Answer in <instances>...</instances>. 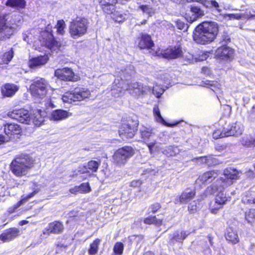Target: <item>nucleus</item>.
<instances>
[{
  "label": "nucleus",
  "mask_w": 255,
  "mask_h": 255,
  "mask_svg": "<svg viewBox=\"0 0 255 255\" xmlns=\"http://www.w3.org/2000/svg\"><path fill=\"white\" fill-rule=\"evenodd\" d=\"M9 141V137L6 135H4L0 134V145Z\"/></svg>",
  "instance_id": "nucleus-61"
},
{
  "label": "nucleus",
  "mask_w": 255,
  "mask_h": 255,
  "mask_svg": "<svg viewBox=\"0 0 255 255\" xmlns=\"http://www.w3.org/2000/svg\"><path fill=\"white\" fill-rule=\"evenodd\" d=\"M72 114L63 110H56L53 111L50 116V120L54 121H60L72 116Z\"/></svg>",
  "instance_id": "nucleus-18"
},
{
  "label": "nucleus",
  "mask_w": 255,
  "mask_h": 255,
  "mask_svg": "<svg viewBox=\"0 0 255 255\" xmlns=\"http://www.w3.org/2000/svg\"><path fill=\"white\" fill-rule=\"evenodd\" d=\"M246 219L249 223H252L255 219V209H253L250 210V211L246 214Z\"/></svg>",
  "instance_id": "nucleus-47"
},
{
  "label": "nucleus",
  "mask_w": 255,
  "mask_h": 255,
  "mask_svg": "<svg viewBox=\"0 0 255 255\" xmlns=\"http://www.w3.org/2000/svg\"><path fill=\"white\" fill-rule=\"evenodd\" d=\"M232 111L231 107L228 105H224V116H229Z\"/></svg>",
  "instance_id": "nucleus-59"
},
{
  "label": "nucleus",
  "mask_w": 255,
  "mask_h": 255,
  "mask_svg": "<svg viewBox=\"0 0 255 255\" xmlns=\"http://www.w3.org/2000/svg\"><path fill=\"white\" fill-rule=\"evenodd\" d=\"M136 130V124L132 125L129 123L124 124L120 130V133L121 136H125L127 138H132L134 136Z\"/></svg>",
  "instance_id": "nucleus-13"
},
{
  "label": "nucleus",
  "mask_w": 255,
  "mask_h": 255,
  "mask_svg": "<svg viewBox=\"0 0 255 255\" xmlns=\"http://www.w3.org/2000/svg\"><path fill=\"white\" fill-rule=\"evenodd\" d=\"M153 112L154 114V115L155 116L157 122L162 123L164 125L167 126H172V125L168 124L166 123V122L164 120V119L162 118L160 115V113L159 111V109L158 107H155L154 108Z\"/></svg>",
  "instance_id": "nucleus-38"
},
{
  "label": "nucleus",
  "mask_w": 255,
  "mask_h": 255,
  "mask_svg": "<svg viewBox=\"0 0 255 255\" xmlns=\"http://www.w3.org/2000/svg\"><path fill=\"white\" fill-rule=\"evenodd\" d=\"M242 144L247 146H255V138L251 136L247 135L242 138L241 140Z\"/></svg>",
  "instance_id": "nucleus-34"
},
{
  "label": "nucleus",
  "mask_w": 255,
  "mask_h": 255,
  "mask_svg": "<svg viewBox=\"0 0 255 255\" xmlns=\"http://www.w3.org/2000/svg\"><path fill=\"white\" fill-rule=\"evenodd\" d=\"M117 0H99L100 5H105L109 4V3H117Z\"/></svg>",
  "instance_id": "nucleus-55"
},
{
  "label": "nucleus",
  "mask_w": 255,
  "mask_h": 255,
  "mask_svg": "<svg viewBox=\"0 0 255 255\" xmlns=\"http://www.w3.org/2000/svg\"><path fill=\"white\" fill-rule=\"evenodd\" d=\"M143 13L147 14L148 16H151L155 12L154 9L148 5H141L139 6Z\"/></svg>",
  "instance_id": "nucleus-39"
},
{
  "label": "nucleus",
  "mask_w": 255,
  "mask_h": 255,
  "mask_svg": "<svg viewBox=\"0 0 255 255\" xmlns=\"http://www.w3.org/2000/svg\"><path fill=\"white\" fill-rule=\"evenodd\" d=\"M124 246L121 242H117L115 244L114 247V255H122L123 253Z\"/></svg>",
  "instance_id": "nucleus-42"
},
{
  "label": "nucleus",
  "mask_w": 255,
  "mask_h": 255,
  "mask_svg": "<svg viewBox=\"0 0 255 255\" xmlns=\"http://www.w3.org/2000/svg\"><path fill=\"white\" fill-rule=\"evenodd\" d=\"M78 173H74L71 177H74L75 176H77L79 174H89V176H90L89 171L88 170L86 166H84L83 167H81L79 168L78 170Z\"/></svg>",
  "instance_id": "nucleus-52"
},
{
  "label": "nucleus",
  "mask_w": 255,
  "mask_h": 255,
  "mask_svg": "<svg viewBox=\"0 0 255 255\" xmlns=\"http://www.w3.org/2000/svg\"><path fill=\"white\" fill-rule=\"evenodd\" d=\"M143 222L146 224H153L157 226H160L162 225V220L157 219L156 216H150L145 218L143 220Z\"/></svg>",
  "instance_id": "nucleus-31"
},
{
  "label": "nucleus",
  "mask_w": 255,
  "mask_h": 255,
  "mask_svg": "<svg viewBox=\"0 0 255 255\" xmlns=\"http://www.w3.org/2000/svg\"><path fill=\"white\" fill-rule=\"evenodd\" d=\"M113 18L116 22L119 23L122 22L124 21H125L126 19V15L117 12L116 13L114 14Z\"/></svg>",
  "instance_id": "nucleus-50"
},
{
  "label": "nucleus",
  "mask_w": 255,
  "mask_h": 255,
  "mask_svg": "<svg viewBox=\"0 0 255 255\" xmlns=\"http://www.w3.org/2000/svg\"><path fill=\"white\" fill-rule=\"evenodd\" d=\"M19 230L16 228L9 229L0 235V240L3 242H8L18 235Z\"/></svg>",
  "instance_id": "nucleus-19"
},
{
  "label": "nucleus",
  "mask_w": 255,
  "mask_h": 255,
  "mask_svg": "<svg viewBox=\"0 0 255 255\" xmlns=\"http://www.w3.org/2000/svg\"><path fill=\"white\" fill-rule=\"evenodd\" d=\"M235 56L234 50L228 46L224 45V61H232Z\"/></svg>",
  "instance_id": "nucleus-30"
},
{
  "label": "nucleus",
  "mask_w": 255,
  "mask_h": 255,
  "mask_svg": "<svg viewBox=\"0 0 255 255\" xmlns=\"http://www.w3.org/2000/svg\"><path fill=\"white\" fill-rule=\"evenodd\" d=\"M134 153V149L130 146H124L119 148L113 155L114 162L120 166H123Z\"/></svg>",
  "instance_id": "nucleus-5"
},
{
  "label": "nucleus",
  "mask_w": 255,
  "mask_h": 255,
  "mask_svg": "<svg viewBox=\"0 0 255 255\" xmlns=\"http://www.w3.org/2000/svg\"><path fill=\"white\" fill-rule=\"evenodd\" d=\"M100 165V162L95 160H91L87 163V168L93 172H96Z\"/></svg>",
  "instance_id": "nucleus-43"
},
{
  "label": "nucleus",
  "mask_w": 255,
  "mask_h": 255,
  "mask_svg": "<svg viewBox=\"0 0 255 255\" xmlns=\"http://www.w3.org/2000/svg\"><path fill=\"white\" fill-rule=\"evenodd\" d=\"M18 87L13 84H6L1 88V93L3 96L10 97L18 90Z\"/></svg>",
  "instance_id": "nucleus-20"
},
{
  "label": "nucleus",
  "mask_w": 255,
  "mask_h": 255,
  "mask_svg": "<svg viewBox=\"0 0 255 255\" xmlns=\"http://www.w3.org/2000/svg\"><path fill=\"white\" fill-rule=\"evenodd\" d=\"M142 184V181L140 180H136L132 181L130 183V186L133 187H139Z\"/></svg>",
  "instance_id": "nucleus-60"
},
{
  "label": "nucleus",
  "mask_w": 255,
  "mask_h": 255,
  "mask_svg": "<svg viewBox=\"0 0 255 255\" xmlns=\"http://www.w3.org/2000/svg\"><path fill=\"white\" fill-rule=\"evenodd\" d=\"M140 134L142 138L144 140L149 139L150 137L154 135V132H153L152 129L144 128L140 131Z\"/></svg>",
  "instance_id": "nucleus-36"
},
{
  "label": "nucleus",
  "mask_w": 255,
  "mask_h": 255,
  "mask_svg": "<svg viewBox=\"0 0 255 255\" xmlns=\"http://www.w3.org/2000/svg\"><path fill=\"white\" fill-rule=\"evenodd\" d=\"M227 17L229 19H240L242 17H246L244 14H224V18H226Z\"/></svg>",
  "instance_id": "nucleus-51"
},
{
  "label": "nucleus",
  "mask_w": 255,
  "mask_h": 255,
  "mask_svg": "<svg viewBox=\"0 0 255 255\" xmlns=\"http://www.w3.org/2000/svg\"><path fill=\"white\" fill-rule=\"evenodd\" d=\"M163 153L167 156H175L179 153L178 149L177 147L173 146H169L163 151Z\"/></svg>",
  "instance_id": "nucleus-40"
},
{
  "label": "nucleus",
  "mask_w": 255,
  "mask_h": 255,
  "mask_svg": "<svg viewBox=\"0 0 255 255\" xmlns=\"http://www.w3.org/2000/svg\"><path fill=\"white\" fill-rule=\"evenodd\" d=\"M226 239L232 244H237L239 242V238L237 232L230 227L227 229Z\"/></svg>",
  "instance_id": "nucleus-25"
},
{
  "label": "nucleus",
  "mask_w": 255,
  "mask_h": 255,
  "mask_svg": "<svg viewBox=\"0 0 255 255\" xmlns=\"http://www.w3.org/2000/svg\"><path fill=\"white\" fill-rule=\"evenodd\" d=\"M34 160L29 155L21 154L17 156L10 165V170L16 176L25 175L33 167Z\"/></svg>",
  "instance_id": "nucleus-2"
},
{
  "label": "nucleus",
  "mask_w": 255,
  "mask_h": 255,
  "mask_svg": "<svg viewBox=\"0 0 255 255\" xmlns=\"http://www.w3.org/2000/svg\"><path fill=\"white\" fill-rule=\"evenodd\" d=\"M127 86V90L133 97L146 94L147 92L151 91L150 87L138 82L130 83Z\"/></svg>",
  "instance_id": "nucleus-8"
},
{
  "label": "nucleus",
  "mask_w": 255,
  "mask_h": 255,
  "mask_svg": "<svg viewBox=\"0 0 255 255\" xmlns=\"http://www.w3.org/2000/svg\"><path fill=\"white\" fill-rule=\"evenodd\" d=\"M215 57L218 59H222L223 57V47L221 46L215 52Z\"/></svg>",
  "instance_id": "nucleus-54"
},
{
  "label": "nucleus",
  "mask_w": 255,
  "mask_h": 255,
  "mask_svg": "<svg viewBox=\"0 0 255 255\" xmlns=\"http://www.w3.org/2000/svg\"><path fill=\"white\" fill-rule=\"evenodd\" d=\"M196 159L198 160V162H200L201 163H206L208 166H211L212 163V161L213 160V158L210 156H203L199 157L196 158L194 159L193 160Z\"/></svg>",
  "instance_id": "nucleus-41"
},
{
  "label": "nucleus",
  "mask_w": 255,
  "mask_h": 255,
  "mask_svg": "<svg viewBox=\"0 0 255 255\" xmlns=\"http://www.w3.org/2000/svg\"><path fill=\"white\" fill-rule=\"evenodd\" d=\"M218 31L219 26L216 22H203L195 28L193 39L198 44H209L214 40Z\"/></svg>",
  "instance_id": "nucleus-1"
},
{
  "label": "nucleus",
  "mask_w": 255,
  "mask_h": 255,
  "mask_svg": "<svg viewBox=\"0 0 255 255\" xmlns=\"http://www.w3.org/2000/svg\"><path fill=\"white\" fill-rule=\"evenodd\" d=\"M7 116L12 119L26 124H29L31 119L29 111L24 109L8 112Z\"/></svg>",
  "instance_id": "nucleus-7"
},
{
  "label": "nucleus",
  "mask_w": 255,
  "mask_h": 255,
  "mask_svg": "<svg viewBox=\"0 0 255 255\" xmlns=\"http://www.w3.org/2000/svg\"><path fill=\"white\" fill-rule=\"evenodd\" d=\"M4 131L5 135L9 137L10 141L19 138V136L22 132L21 127L16 124L5 125Z\"/></svg>",
  "instance_id": "nucleus-9"
},
{
  "label": "nucleus",
  "mask_w": 255,
  "mask_h": 255,
  "mask_svg": "<svg viewBox=\"0 0 255 255\" xmlns=\"http://www.w3.org/2000/svg\"><path fill=\"white\" fill-rule=\"evenodd\" d=\"M241 173L240 171L232 168H227L224 170V184L227 185L232 184L234 180L238 179L239 174Z\"/></svg>",
  "instance_id": "nucleus-12"
},
{
  "label": "nucleus",
  "mask_w": 255,
  "mask_h": 255,
  "mask_svg": "<svg viewBox=\"0 0 255 255\" xmlns=\"http://www.w3.org/2000/svg\"><path fill=\"white\" fill-rule=\"evenodd\" d=\"M7 16H0V38H9L12 34L13 30L11 26L8 25L7 23Z\"/></svg>",
  "instance_id": "nucleus-10"
},
{
  "label": "nucleus",
  "mask_w": 255,
  "mask_h": 255,
  "mask_svg": "<svg viewBox=\"0 0 255 255\" xmlns=\"http://www.w3.org/2000/svg\"><path fill=\"white\" fill-rule=\"evenodd\" d=\"M154 45L153 42L149 35L142 34L140 37L138 46L141 49H150Z\"/></svg>",
  "instance_id": "nucleus-21"
},
{
  "label": "nucleus",
  "mask_w": 255,
  "mask_h": 255,
  "mask_svg": "<svg viewBox=\"0 0 255 255\" xmlns=\"http://www.w3.org/2000/svg\"><path fill=\"white\" fill-rule=\"evenodd\" d=\"M176 24L177 28L180 30L184 29L186 26V25L184 23V22L180 20H177L176 21Z\"/></svg>",
  "instance_id": "nucleus-57"
},
{
  "label": "nucleus",
  "mask_w": 255,
  "mask_h": 255,
  "mask_svg": "<svg viewBox=\"0 0 255 255\" xmlns=\"http://www.w3.org/2000/svg\"><path fill=\"white\" fill-rule=\"evenodd\" d=\"M216 173L214 172H206L203 175L200 176L199 180L202 183H205L208 181H212L217 176V175H214Z\"/></svg>",
  "instance_id": "nucleus-33"
},
{
  "label": "nucleus",
  "mask_w": 255,
  "mask_h": 255,
  "mask_svg": "<svg viewBox=\"0 0 255 255\" xmlns=\"http://www.w3.org/2000/svg\"><path fill=\"white\" fill-rule=\"evenodd\" d=\"M6 5L16 9L23 8L26 5L25 0H7Z\"/></svg>",
  "instance_id": "nucleus-28"
},
{
  "label": "nucleus",
  "mask_w": 255,
  "mask_h": 255,
  "mask_svg": "<svg viewBox=\"0 0 255 255\" xmlns=\"http://www.w3.org/2000/svg\"><path fill=\"white\" fill-rule=\"evenodd\" d=\"M43 118L41 116V115L38 112L33 119L32 121L33 123L37 127L41 126L43 124Z\"/></svg>",
  "instance_id": "nucleus-48"
},
{
  "label": "nucleus",
  "mask_w": 255,
  "mask_h": 255,
  "mask_svg": "<svg viewBox=\"0 0 255 255\" xmlns=\"http://www.w3.org/2000/svg\"><path fill=\"white\" fill-rule=\"evenodd\" d=\"M189 234L190 233L189 232L185 231H176L171 236L170 241L172 243L174 241L182 242Z\"/></svg>",
  "instance_id": "nucleus-24"
},
{
  "label": "nucleus",
  "mask_w": 255,
  "mask_h": 255,
  "mask_svg": "<svg viewBox=\"0 0 255 255\" xmlns=\"http://www.w3.org/2000/svg\"><path fill=\"white\" fill-rule=\"evenodd\" d=\"M100 242V239H97L91 244L90 249L88 250V253L90 255H94L97 254Z\"/></svg>",
  "instance_id": "nucleus-35"
},
{
  "label": "nucleus",
  "mask_w": 255,
  "mask_h": 255,
  "mask_svg": "<svg viewBox=\"0 0 255 255\" xmlns=\"http://www.w3.org/2000/svg\"><path fill=\"white\" fill-rule=\"evenodd\" d=\"M78 187L80 193H88L91 191V188L88 183H83Z\"/></svg>",
  "instance_id": "nucleus-46"
},
{
  "label": "nucleus",
  "mask_w": 255,
  "mask_h": 255,
  "mask_svg": "<svg viewBox=\"0 0 255 255\" xmlns=\"http://www.w3.org/2000/svg\"><path fill=\"white\" fill-rule=\"evenodd\" d=\"M223 204V193L220 192L216 196L215 199V202L214 204V207L212 208L211 211L212 213L216 214L217 211L222 208Z\"/></svg>",
  "instance_id": "nucleus-27"
},
{
  "label": "nucleus",
  "mask_w": 255,
  "mask_h": 255,
  "mask_svg": "<svg viewBox=\"0 0 255 255\" xmlns=\"http://www.w3.org/2000/svg\"><path fill=\"white\" fill-rule=\"evenodd\" d=\"M156 144V141L154 140L152 142L147 143V146L148 147L149 152L151 154L153 151L155 149L154 146Z\"/></svg>",
  "instance_id": "nucleus-56"
},
{
  "label": "nucleus",
  "mask_w": 255,
  "mask_h": 255,
  "mask_svg": "<svg viewBox=\"0 0 255 255\" xmlns=\"http://www.w3.org/2000/svg\"><path fill=\"white\" fill-rule=\"evenodd\" d=\"M161 54L163 57L168 59H175L182 55V51L180 46L171 47L167 48L163 52L157 54V55Z\"/></svg>",
  "instance_id": "nucleus-11"
},
{
  "label": "nucleus",
  "mask_w": 255,
  "mask_h": 255,
  "mask_svg": "<svg viewBox=\"0 0 255 255\" xmlns=\"http://www.w3.org/2000/svg\"><path fill=\"white\" fill-rule=\"evenodd\" d=\"M55 76L60 79H62V76L63 75V69H58L55 71L54 73Z\"/></svg>",
  "instance_id": "nucleus-58"
},
{
  "label": "nucleus",
  "mask_w": 255,
  "mask_h": 255,
  "mask_svg": "<svg viewBox=\"0 0 255 255\" xmlns=\"http://www.w3.org/2000/svg\"><path fill=\"white\" fill-rule=\"evenodd\" d=\"M221 135H222V131L218 129L217 130H215L213 133V137L214 139H218L219 138H221Z\"/></svg>",
  "instance_id": "nucleus-62"
},
{
  "label": "nucleus",
  "mask_w": 255,
  "mask_h": 255,
  "mask_svg": "<svg viewBox=\"0 0 255 255\" xmlns=\"http://www.w3.org/2000/svg\"><path fill=\"white\" fill-rule=\"evenodd\" d=\"M89 25V21L84 17H77L70 22L69 26V32L71 37L77 39L84 35L87 32Z\"/></svg>",
  "instance_id": "nucleus-3"
},
{
  "label": "nucleus",
  "mask_w": 255,
  "mask_h": 255,
  "mask_svg": "<svg viewBox=\"0 0 255 255\" xmlns=\"http://www.w3.org/2000/svg\"><path fill=\"white\" fill-rule=\"evenodd\" d=\"M48 60V56L47 55H44L29 59L28 64L30 68H39L43 65H44Z\"/></svg>",
  "instance_id": "nucleus-14"
},
{
  "label": "nucleus",
  "mask_w": 255,
  "mask_h": 255,
  "mask_svg": "<svg viewBox=\"0 0 255 255\" xmlns=\"http://www.w3.org/2000/svg\"><path fill=\"white\" fill-rule=\"evenodd\" d=\"M64 229L63 224L58 221H54L50 223L47 228L43 231L44 235H49L50 234H59L62 232Z\"/></svg>",
  "instance_id": "nucleus-15"
},
{
  "label": "nucleus",
  "mask_w": 255,
  "mask_h": 255,
  "mask_svg": "<svg viewBox=\"0 0 255 255\" xmlns=\"http://www.w3.org/2000/svg\"><path fill=\"white\" fill-rule=\"evenodd\" d=\"M69 192L74 194H76L77 193H80L79 188L78 186H75L73 188H70L69 189Z\"/></svg>",
  "instance_id": "nucleus-63"
},
{
  "label": "nucleus",
  "mask_w": 255,
  "mask_h": 255,
  "mask_svg": "<svg viewBox=\"0 0 255 255\" xmlns=\"http://www.w3.org/2000/svg\"><path fill=\"white\" fill-rule=\"evenodd\" d=\"M161 208L160 204L158 203H154L150 205L149 209L150 212L152 213H155Z\"/></svg>",
  "instance_id": "nucleus-53"
},
{
  "label": "nucleus",
  "mask_w": 255,
  "mask_h": 255,
  "mask_svg": "<svg viewBox=\"0 0 255 255\" xmlns=\"http://www.w3.org/2000/svg\"><path fill=\"white\" fill-rule=\"evenodd\" d=\"M91 95L90 90L85 88L77 87L71 92H67L62 96L64 103H71L75 101H81L88 98Z\"/></svg>",
  "instance_id": "nucleus-4"
},
{
  "label": "nucleus",
  "mask_w": 255,
  "mask_h": 255,
  "mask_svg": "<svg viewBox=\"0 0 255 255\" xmlns=\"http://www.w3.org/2000/svg\"><path fill=\"white\" fill-rule=\"evenodd\" d=\"M62 80L76 81L77 78L75 77V75L72 70L68 68H63V75Z\"/></svg>",
  "instance_id": "nucleus-29"
},
{
  "label": "nucleus",
  "mask_w": 255,
  "mask_h": 255,
  "mask_svg": "<svg viewBox=\"0 0 255 255\" xmlns=\"http://www.w3.org/2000/svg\"><path fill=\"white\" fill-rule=\"evenodd\" d=\"M65 27L66 24L65 23V21L63 20H58L56 25L57 32L60 34H63L65 32L64 29Z\"/></svg>",
  "instance_id": "nucleus-44"
},
{
  "label": "nucleus",
  "mask_w": 255,
  "mask_h": 255,
  "mask_svg": "<svg viewBox=\"0 0 255 255\" xmlns=\"http://www.w3.org/2000/svg\"><path fill=\"white\" fill-rule=\"evenodd\" d=\"M152 92L157 98H158L163 93L164 90L159 86L156 85L153 87Z\"/></svg>",
  "instance_id": "nucleus-49"
},
{
  "label": "nucleus",
  "mask_w": 255,
  "mask_h": 255,
  "mask_svg": "<svg viewBox=\"0 0 255 255\" xmlns=\"http://www.w3.org/2000/svg\"><path fill=\"white\" fill-rule=\"evenodd\" d=\"M195 195V192L194 191L187 190L179 196V202L181 204H186L192 200Z\"/></svg>",
  "instance_id": "nucleus-23"
},
{
  "label": "nucleus",
  "mask_w": 255,
  "mask_h": 255,
  "mask_svg": "<svg viewBox=\"0 0 255 255\" xmlns=\"http://www.w3.org/2000/svg\"><path fill=\"white\" fill-rule=\"evenodd\" d=\"M204 15V12L197 6H191L190 10L186 14V19L190 23L195 21L198 18Z\"/></svg>",
  "instance_id": "nucleus-16"
},
{
  "label": "nucleus",
  "mask_w": 255,
  "mask_h": 255,
  "mask_svg": "<svg viewBox=\"0 0 255 255\" xmlns=\"http://www.w3.org/2000/svg\"><path fill=\"white\" fill-rule=\"evenodd\" d=\"M116 3H109V4H106L105 5H101L103 10L108 14H111L115 11V4Z\"/></svg>",
  "instance_id": "nucleus-45"
},
{
  "label": "nucleus",
  "mask_w": 255,
  "mask_h": 255,
  "mask_svg": "<svg viewBox=\"0 0 255 255\" xmlns=\"http://www.w3.org/2000/svg\"><path fill=\"white\" fill-rule=\"evenodd\" d=\"M243 131V127L239 124L235 123L231 127L224 128V137L241 135Z\"/></svg>",
  "instance_id": "nucleus-17"
},
{
  "label": "nucleus",
  "mask_w": 255,
  "mask_h": 255,
  "mask_svg": "<svg viewBox=\"0 0 255 255\" xmlns=\"http://www.w3.org/2000/svg\"><path fill=\"white\" fill-rule=\"evenodd\" d=\"M196 206L195 205V202H193L190 203V204L188 206V209L189 210L192 211V212H194V211L196 210Z\"/></svg>",
  "instance_id": "nucleus-64"
},
{
  "label": "nucleus",
  "mask_w": 255,
  "mask_h": 255,
  "mask_svg": "<svg viewBox=\"0 0 255 255\" xmlns=\"http://www.w3.org/2000/svg\"><path fill=\"white\" fill-rule=\"evenodd\" d=\"M52 36L50 35V37L49 38L48 41L46 42V45L51 50L56 51L60 47V44L57 41L52 38Z\"/></svg>",
  "instance_id": "nucleus-32"
},
{
  "label": "nucleus",
  "mask_w": 255,
  "mask_h": 255,
  "mask_svg": "<svg viewBox=\"0 0 255 255\" xmlns=\"http://www.w3.org/2000/svg\"><path fill=\"white\" fill-rule=\"evenodd\" d=\"M187 2L197 1L201 3L206 7H214L215 8V12L220 13L221 9H219L218 3L215 0H186Z\"/></svg>",
  "instance_id": "nucleus-22"
},
{
  "label": "nucleus",
  "mask_w": 255,
  "mask_h": 255,
  "mask_svg": "<svg viewBox=\"0 0 255 255\" xmlns=\"http://www.w3.org/2000/svg\"><path fill=\"white\" fill-rule=\"evenodd\" d=\"M48 87L47 81L43 78H41L31 84L30 90L33 96L42 99L46 95Z\"/></svg>",
  "instance_id": "nucleus-6"
},
{
  "label": "nucleus",
  "mask_w": 255,
  "mask_h": 255,
  "mask_svg": "<svg viewBox=\"0 0 255 255\" xmlns=\"http://www.w3.org/2000/svg\"><path fill=\"white\" fill-rule=\"evenodd\" d=\"M13 57V51L12 48H11L8 52H5L2 56L1 59L2 64H7L10 62Z\"/></svg>",
  "instance_id": "nucleus-37"
},
{
  "label": "nucleus",
  "mask_w": 255,
  "mask_h": 255,
  "mask_svg": "<svg viewBox=\"0 0 255 255\" xmlns=\"http://www.w3.org/2000/svg\"><path fill=\"white\" fill-rule=\"evenodd\" d=\"M36 193L35 191L31 193L27 196L25 197L22 198L19 201H18L16 204L14 205L13 206L8 208V212L10 214H12L14 213L15 210L19 208L21 205L27 202L29 199L34 196Z\"/></svg>",
  "instance_id": "nucleus-26"
}]
</instances>
